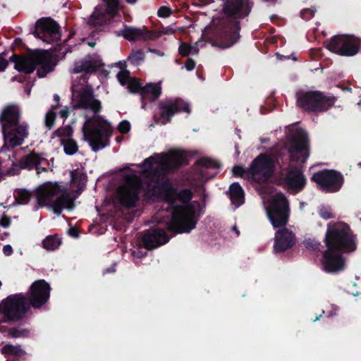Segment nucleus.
<instances>
[{
    "mask_svg": "<svg viewBox=\"0 0 361 361\" xmlns=\"http://www.w3.org/2000/svg\"><path fill=\"white\" fill-rule=\"evenodd\" d=\"M144 57L145 54L142 51H134L129 55L128 60L130 61V63L137 65L142 61H143Z\"/></svg>",
    "mask_w": 361,
    "mask_h": 361,
    "instance_id": "obj_42",
    "label": "nucleus"
},
{
    "mask_svg": "<svg viewBox=\"0 0 361 361\" xmlns=\"http://www.w3.org/2000/svg\"><path fill=\"white\" fill-rule=\"evenodd\" d=\"M37 66H39L37 73L40 77L53 70L54 64L47 51H37L26 57H16L15 60V68L19 72L30 73Z\"/></svg>",
    "mask_w": 361,
    "mask_h": 361,
    "instance_id": "obj_6",
    "label": "nucleus"
},
{
    "mask_svg": "<svg viewBox=\"0 0 361 361\" xmlns=\"http://www.w3.org/2000/svg\"><path fill=\"white\" fill-rule=\"evenodd\" d=\"M0 331L6 332L7 337L12 338H25L27 337L30 334L29 331L21 326L12 327L8 329L4 326H1Z\"/></svg>",
    "mask_w": 361,
    "mask_h": 361,
    "instance_id": "obj_31",
    "label": "nucleus"
},
{
    "mask_svg": "<svg viewBox=\"0 0 361 361\" xmlns=\"http://www.w3.org/2000/svg\"><path fill=\"white\" fill-rule=\"evenodd\" d=\"M230 200L235 206L240 207L245 202V192L238 182H234L229 186Z\"/></svg>",
    "mask_w": 361,
    "mask_h": 361,
    "instance_id": "obj_27",
    "label": "nucleus"
},
{
    "mask_svg": "<svg viewBox=\"0 0 361 361\" xmlns=\"http://www.w3.org/2000/svg\"><path fill=\"white\" fill-rule=\"evenodd\" d=\"M176 30H173L169 27H163L159 30L152 32V38H150V40H154L161 37L162 35H173L176 33Z\"/></svg>",
    "mask_w": 361,
    "mask_h": 361,
    "instance_id": "obj_40",
    "label": "nucleus"
},
{
    "mask_svg": "<svg viewBox=\"0 0 361 361\" xmlns=\"http://www.w3.org/2000/svg\"><path fill=\"white\" fill-rule=\"evenodd\" d=\"M81 80L82 82L75 81L73 84L72 104L75 109H84L86 118L82 127L84 140L94 151H97L106 145L107 137L111 134V126L99 114L101 102L94 97L92 88L87 85L85 78Z\"/></svg>",
    "mask_w": 361,
    "mask_h": 361,
    "instance_id": "obj_1",
    "label": "nucleus"
},
{
    "mask_svg": "<svg viewBox=\"0 0 361 361\" xmlns=\"http://www.w3.org/2000/svg\"><path fill=\"white\" fill-rule=\"evenodd\" d=\"M289 159L304 164L310 156V142L307 133L297 130L288 138Z\"/></svg>",
    "mask_w": 361,
    "mask_h": 361,
    "instance_id": "obj_10",
    "label": "nucleus"
},
{
    "mask_svg": "<svg viewBox=\"0 0 361 361\" xmlns=\"http://www.w3.org/2000/svg\"><path fill=\"white\" fill-rule=\"evenodd\" d=\"M69 233H70L71 235H73V236H75V237H77V236H78V234H77L76 231H74L73 229H71V230L69 231Z\"/></svg>",
    "mask_w": 361,
    "mask_h": 361,
    "instance_id": "obj_62",
    "label": "nucleus"
},
{
    "mask_svg": "<svg viewBox=\"0 0 361 361\" xmlns=\"http://www.w3.org/2000/svg\"><path fill=\"white\" fill-rule=\"evenodd\" d=\"M196 193L200 197L202 204L205 206L207 200L208 198V194L206 191L204 185H203V188H200L199 192Z\"/></svg>",
    "mask_w": 361,
    "mask_h": 361,
    "instance_id": "obj_51",
    "label": "nucleus"
},
{
    "mask_svg": "<svg viewBox=\"0 0 361 361\" xmlns=\"http://www.w3.org/2000/svg\"><path fill=\"white\" fill-rule=\"evenodd\" d=\"M283 182L287 188L293 194L302 191L307 185V179L305 175L296 166L287 167Z\"/></svg>",
    "mask_w": 361,
    "mask_h": 361,
    "instance_id": "obj_18",
    "label": "nucleus"
},
{
    "mask_svg": "<svg viewBox=\"0 0 361 361\" xmlns=\"http://www.w3.org/2000/svg\"><path fill=\"white\" fill-rule=\"evenodd\" d=\"M34 35L48 43L57 41L60 38L57 23L49 18H41L37 22Z\"/></svg>",
    "mask_w": 361,
    "mask_h": 361,
    "instance_id": "obj_16",
    "label": "nucleus"
},
{
    "mask_svg": "<svg viewBox=\"0 0 361 361\" xmlns=\"http://www.w3.org/2000/svg\"><path fill=\"white\" fill-rule=\"evenodd\" d=\"M295 244L294 233L284 226L279 229L274 237V251L276 253L284 252Z\"/></svg>",
    "mask_w": 361,
    "mask_h": 361,
    "instance_id": "obj_19",
    "label": "nucleus"
},
{
    "mask_svg": "<svg viewBox=\"0 0 361 361\" xmlns=\"http://www.w3.org/2000/svg\"><path fill=\"white\" fill-rule=\"evenodd\" d=\"M171 13V10L167 6H161L158 11V15L162 18H166Z\"/></svg>",
    "mask_w": 361,
    "mask_h": 361,
    "instance_id": "obj_53",
    "label": "nucleus"
},
{
    "mask_svg": "<svg viewBox=\"0 0 361 361\" xmlns=\"http://www.w3.org/2000/svg\"><path fill=\"white\" fill-rule=\"evenodd\" d=\"M60 116L65 120L68 116V109L65 108L60 111Z\"/></svg>",
    "mask_w": 361,
    "mask_h": 361,
    "instance_id": "obj_60",
    "label": "nucleus"
},
{
    "mask_svg": "<svg viewBox=\"0 0 361 361\" xmlns=\"http://www.w3.org/2000/svg\"><path fill=\"white\" fill-rule=\"evenodd\" d=\"M3 252L6 256H9L13 252V248L10 245H4L3 247Z\"/></svg>",
    "mask_w": 361,
    "mask_h": 361,
    "instance_id": "obj_57",
    "label": "nucleus"
},
{
    "mask_svg": "<svg viewBox=\"0 0 361 361\" xmlns=\"http://www.w3.org/2000/svg\"><path fill=\"white\" fill-rule=\"evenodd\" d=\"M46 171V169L44 167H42V168L39 167V173H41V171Z\"/></svg>",
    "mask_w": 361,
    "mask_h": 361,
    "instance_id": "obj_64",
    "label": "nucleus"
},
{
    "mask_svg": "<svg viewBox=\"0 0 361 361\" xmlns=\"http://www.w3.org/2000/svg\"><path fill=\"white\" fill-rule=\"evenodd\" d=\"M75 195L57 182H46L35 189V197L39 206L50 205L56 213L63 209H72Z\"/></svg>",
    "mask_w": 361,
    "mask_h": 361,
    "instance_id": "obj_3",
    "label": "nucleus"
},
{
    "mask_svg": "<svg viewBox=\"0 0 361 361\" xmlns=\"http://www.w3.org/2000/svg\"><path fill=\"white\" fill-rule=\"evenodd\" d=\"M336 98L326 96L322 92L307 91L297 94V105L308 113H319L334 106Z\"/></svg>",
    "mask_w": 361,
    "mask_h": 361,
    "instance_id": "obj_5",
    "label": "nucleus"
},
{
    "mask_svg": "<svg viewBox=\"0 0 361 361\" xmlns=\"http://www.w3.org/2000/svg\"><path fill=\"white\" fill-rule=\"evenodd\" d=\"M30 197V192L25 189H18L16 193V200L18 204L27 203Z\"/></svg>",
    "mask_w": 361,
    "mask_h": 361,
    "instance_id": "obj_38",
    "label": "nucleus"
},
{
    "mask_svg": "<svg viewBox=\"0 0 361 361\" xmlns=\"http://www.w3.org/2000/svg\"><path fill=\"white\" fill-rule=\"evenodd\" d=\"M117 78L121 85H126L130 80V73L128 71L123 70L117 74Z\"/></svg>",
    "mask_w": 361,
    "mask_h": 361,
    "instance_id": "obj_44",
    "label": "nucleus"
},
{
    "mask_svg": "<svg viewBox=\"0 0 361 361\" xmlns=\"http://www.w3.org/2000/svg\"><path fill=\"white\" fill-rule=\"evenodd\" d=\"M180 154L178 149L171 150L166 155H156L145 160L142 172L147 176L158 174L178 165Z\"/></svg>",
    "mask_w": 361,
    "mask_h": 361,
    "instance_id": "obj_8",
    "label": "nucleus"
},
{
    "mask_svg": "<svg viewBox=\"0 0 361 361\" xmlns=\"http://www.w3.org/2000/svg\"><path fill=\"white\" fill-rule=\"evenodd\" d=\"M121 35L129 41L143 39L150 40L152 32L144 28H136L133 27H125L121 31Z\"/></svg>",
    "mask_w": 361,
    "mask_h": 361,
    "instance_id": "obj_25",
    "label": "nucleus"
},
{
    "mask_svg": "<svg viewBox=\"0 0 361 361\" xmlns=\"http://www.w3.org/2000/svg\"><path fill=\"white\" fill-rule=\"evenodd\" d=\"M107 6L108 11L112 15L114 13L115 10L118 7V0H104Z\"/></svg>",
    "mask_w": 361,
    "mask_h": 361,
    "instance_id": "obj_49",
    "label": "nucleus"
},
{
    "mask_svg": "<svg viewBox=\"0 0 361 361\" xmlns=\"http://www.w3.org/2000/svg\"><path fill=\"white\" fill-rule=\"evenodd\" d=\"M4 145L3 148L21 145L28 135L27 126L25 123L10 126L6 124L2 128Z\"/></svg>",
    "mask_w": 361,
    "mask_h": 361,
    "instance_id": "obj_14",
    "label": "nucleus"
},
{
    "mask_svg": "<svg viewBox=\"0 0 361 361\" xmlns=\"http://www.w3.org/2000/svg\"><path fill=\"white\" fill-rule=\"evenodd\" d=\"M150 51L160 56H163L164 55L163 52L158 50H150Z\"/></svg>",
    "mask_w": 361,
    "mask_h": 361,
    "instance_id": "obj_61",
    "label": "nucleus"
},
{
    "mask_svg": "<svg viewBox=\"0 0 361 361\" xmlns=\"http://www.w3.org/2000/svg\"><path fill=\"white\" fill-rule=\"evenodd\" d=\"M142 92L144 97L148 98L152 101H154L160 96L161 93V82L147 84L142 88Z\"/></svg>",
    "mask_w": 361,
    "mask_h": 361,
    "instance_id": "obj_29",
    "label": "nucleus"
},
{
    "mask_svg": "<svg viewBox=\"0 0 361 361\" xmlns=\"http://www.w3.org/2000/svg\"><path fill=\"white\" fill-rule=\"evenodd\" d=\"M128 4H135L137 0H126Z\"/></svg>",
    "mask_w": 361,
    "mask_h": 361,
    "instance_id": "obj_63",
    "label": "nucleus"
},
{
    "mask_svg": "<svg viewBox=\"0 0 361 361\" xmlns=\"http://www.w3.org/2000/svg\"><path fill=\"white\" fill-rule=\"evenodd\" d=\"M20 112L18 109L15 106H8L5 107L0 116V122L2 128L5 127L6 124L10 126H13L19 123Z\"/></svg>",
    "mask_w": 361,
    "mask_h": 361,
    "instance_id": "obj_26",
    "label": "nucleus"
},
{
    "mask_svg": "<svg viewBox=\"0 0 361 361\" xmlns=\"http://www.w3.org/2000/svg\"><path fill=\"white\" fill-rule=\"evenodd\" d=\"M61 244V240L57 236L49 235L42 241L43 247L47 250H55Z\"/></svg>",
    "mask_w": 361,
    "mask_h": 361,
    "instance_id": "obj_36",
    "label": "nucleus"
},
{
    "mask_svg": "<svg viewBox=\"0 0 361 361\" xmlns=\"http://www.w3.org/2000/svg\"><path fill=\"white\" fill-rule=\"evenodd\" d=\"M205 176V171L195 163L188 170L182 171V186H189L198 192L206 182Z\"/></svg>",
    "mask_w": 361,
    "mask_h": 361,
    "instance_id": "obj_17",
    "label": "nucleus"
},
{
    "mask_svg": "<svg viewBox=\"0 0 361 361\" xmlns=\"http://www.w3.org/2000/svg\"><path fill=\"white\" fill-rule=\"evenodd\" d=\"M8 65L7 61L0 57V71H4Z\"/></svg>",
    "mask_w": 361,
    "mask_h": 361,
    "instance_id": "obj_59",
    "label": "nucleus"
},
{
    "mask_svg": "<svg viewBox=\"0 0 361 361\" xmlns=\"http://www.w3.org/2000/svg\"><path fill=\"white\" fill-rule=\"evenodd\" d=\"M102 66L101 59L97 56H88L75 63L73 72L79 73L82 72H92Z\"/></svg>",
    "mask_w": 361,
    "mask_h": 361,
    "instance_id": "obj_24",
    "label": "nucleus"
},
{
    "mask_svg": "<svg viewBox=\"0 0 361 361\" xmlns=\"http://www.w3.org/2000/svg\"><path fill=\"white\" fill-rule=\"evenodd\" d=\"M118 131L122 134L128 133L130 130V124L128 121H121L118 126Z\"/></svg>",
    "mask_w": 361,
    "mask_h": 361,
    "instance_id": "obj_48",
    "label": "nucleus"
},
{
    "mask_svg": "<svg viewBox=\"0 0 361 361\" xmlns=\"http://www.w3.org/2000/svg\"><path fill=\"white\" fill-rule=\"evenodd\" d=\"M1 353L6 357L20 356L25 354L24 350L20 345H13L11 344L5 345L1 350Z\"/></svg>",
    "mask_w": 361,
    "mask_h": 361,
    "instance_id": "obj_34",
    "label": "nucleus"
},
{
    "mask_svg": "<svg viewBox=\"0 0 361 361\" xmlns=\"http://www.w3.org/2000/svg\"><path fill=\"white\" fill-rule=\"evenodd\" d=\"M126 85H128V88L131 92H135L140 87L139 82L135 79L130 78Z\"/></svg>",
    "mask_w": 361,
    "mask_h": 361,
    "instance_id": "obj_52",
    "label": "nucleus"
},
{
    "mask_svg": "<svg viewBox=\"0 0 361 361\" xmlns=\"http://www.w3.org/2000/svg\"><path fill=\"white\" fill-rule=\"evenodd\" d=\"M267 216L274 228L283 227L287 224L289 204L284 195H279L273 199L267 209Z\"/></svg>",
    "mask_w": 361,
    "mask_h": 361,
    "instance_id": "obj_12",
    "label": "nucleus"
},
{
    "mask_svg": "<svg viewBox=\"0 0 361 361\" xmlns=\"http://www.w3.org/2000/svg\"><path fill=\"white\" fill-rule=\"evenodd\" d=\"M11 223V221H10V219L6 217V216H3L1 220V225L4 227V228H6L9 226Z\"/></svg>",
    "mask_w": 361,
    "mask_h": 361,
    "instance_id": "obj_58",
    "label": "nucleus"
},
{
    "mask_svg": "<svg viewBox=\"0 0 361 361\" xmlns=\"http://www.w3.org/2000/svg\"><path fill=\"white\" fill-rule=\"evenodd\" d=\"M199 51V48L196 44L191 46L186 42H182V57L188 56L189 54H196Z\"/></svg>",
    "mask_w": 361,
    "mask_h": 361,
    "instance_id": "obj_39",
    "label": "nucleus"
},
{
    "mask_svg": "<svg viewBox=\"0 0 361 361\" xmlns=\"http://www.w3.org/2000/svg\"><path fill=\"white\" fill-rule=\"evenodd\" d=\"M50 286L44 280L34 281L29 290L28 303L34 308H39L44 305L50 296Z\"/></svg>",
    "mask_w": 361,
    "mask_h": 361,
    "instance_id": "obj_15",
    "label": "nucleus"
},
{
    "mask_svg": "<svg viewBox=\"0 0 361 361\" xmlns=\"http://www.w3.org/2000/svg\"><path fill=\"white\" fill-rule=\"evenodd\" d=\"M179 108V103L176 100H169L161 105L160 114L163 123L169 121L171 117L176 112Z\"/></svg>",
    "mask_w": 361,
    "mask_h": 361,
    "instance_id": "obj_28",
    "label": "nucleus"
},
{
    "mask_svg": "<svg viewBox=\"0 0 361 361\" xmlns=\"http://www.w3.org/2000/svg\"><path fill=\"white\" fill-rule=\"evenodd\" d=\"M304 244L306 248L312 250H319L320 247H322V245L319 242L312 239L306 240Z\"/></svg>",
    "mask_w": 361,
    "mask_h": 361,
    "instance_id": "obj_45",
    "label": "nucleus"
},
{
    "mask_svg": "<svg viewBox=\"0 0 361 361\" xmlns=\"http://www.w3.org/2000/svg\"><path fill=\"white\" fill-rule=\"evenodd\" d=\"M202 214V209L197 207H182V233H189L195 228Z\"/></svg>",
    "mask_w": 361,
    "mask_h": 361,
    "instance_id": "obj_21",
    "label": "nucleus"
},
{
    "mask_svg": "<svg viewBox=\"0 0 361 361\" xmlns=\"http://www.w3.org/2000/svg\"><path fill=\"white\" fill-rule=\"evenodd\" d=\"M61 142L63 146L64 152L68 155L74 154L78 150L76 142L72 138L61 139Z\"/></svg>",
    "mask_w": 361,
    "mask_h": 361,
    "instance_id": "obj_35",
    "label": "nucleus"
},
{
    "mask_svg": "<svg viewBox=\"0 0 361 361\" xmlns=\"http://www.w3.org/2000/svg\"><path fill=\"white\" fill-rule=\"evenodd\" d=\"M47 163V160L42 157H40L39 155L36 154H30L25 157L20 161V166L14 165V167L11 170L7 171L6 173L11 175H15L18 173L20 169L23 168H33L36 167L37 173H39V166L44 165Z\"/></svg>",
    "mask_w": 361,
    "mask_h": 361,
    "instance_id": "obj_23",
    "label": "nucleus"
},
{
    "mask_svg": "<svg viewBox=\"0 0 361 361\" xmlns=\"http://www.w3.org/2000/svg\"><path fill=\"white\" fill-rule=\"evenodd\" d=\"M86 176L80 171L71 172V187H76L78 191L82 190L86 184Z\"/></svg>",
    "mask_w": 361,
    "mask_h": 361,
    "instance_id": "obj_32",
    "label": "nucleus"
},
{
    "mask_svg": "<svg viewBox=\"0 0 361 361\" xmlns=\"http://www.w3.org/2000/svg\"><path fill=\"white\" fill-rule=\"evenodd\" d=\"M199 154V152L195 150H188L182 149V167L188 165L190 162L195 159Z\"/></svg>",
    "mask_w": 361,
    "mask_h": 361,
    "instance_id": "obj_37",
    "label": "nucleus"
},
{
    "mask_svg": "<svg viewBox=\"0 0 361 361\" xmlns=\"http://www.w3.org/2000/svg\"><path fill=\"white\" fill-rule=\"evenodd\" d=\"M195 163L201 169H216L221 167L218 161L207 157L197 159Z\"/></svg>",
    "mask_w": 361,
    "mask_h": 361,
    "instance_id": "obj_33",
    "label": "nucleus"
},
{
    "mask_svg": "<svg viewBox=\"0 0 361 361\" xmlns=\"http://www.w3.org/2000/svg\"><path fill=\"white\" fill-rule=\"evenodd\" d=\"M192 188H182V207L190 206L191 207H197L201 210V204L197 200H192L194 192Z\"/></svg>",
    "mask_w": 361,
    "mask_h": 361,
    "instance_id": "obj_30",
    "label": "nucleus"
},
{
    "mask_svg": "<svg viewBox=\"0 0 361 361\" xmlns=\"http://www.w3.org/2000/svg\"><path fill=\"white\" fill-rule=\"evenodd\" d=\"M102 13H103L102 11H100L99 8H96V9L94 10L91 16L92 22H95L96 20H97L99 16L102 15Z\"/></svg>",
    "mask_w": 361,
    "mask_h": 361,
    "instance_id": "obj_56",
    "label": "nucleus"
},
{
    "mask_svg": "<svg viewBox=\"0 0 361 361\" xmlns=\"http://www.w3.org/2000/svg\"><path fill=\"white\" fill-rule=\"evenodd\" d=\"M73 133V130L69 126L59 128L54 132V135L61 137V139L70 138Z\"/></svg>",
    "mask_w": 361,
    "mask_h": 361,
    "instance_id": "obj_41",
    "label": "nucleus"
},
{
    "mask_svg": "<svg viewBox=\"0 0 361 361\" xmlns=\"http://www.w3.org/2000/svg\"><path fill=\"white\" fill-rule=\"evenodd\" d=\"M142 242L147 249L151 250L165 244L168 242V238L163 230L152 229L144 234Z\"/></svg>",
    "mask_w": 361,
    "mask_h": 361,
    "instance_id": "obj_22",
    "label": "nucleus"
},
{
    "mask_svg": "<svg viewBox=\"0 0 361 361\" xmlns=\"http://www.w3.org/2000/svg\"><path fill=\"white\" fill-rule=\"evenodd\" d=\"M310 180L317 183L319 188L326 192L339 191L344 183L343 175L333 169H323L314 173Z\"/></svg>",
    "mask_w": 361,
    "mask_h": 361,
    "instance_id": "obj_11",
    "label": "nucleus"
},
{
    "mask_svg": "<svg viewBox=\"0 0 361 361\" xmlns=\"http://www.w3.org/2000/svg\"><path fill=\"white\" fill-rule=\"evenodd\" d=\"M167 211L170 215V220L166 225L169 231L178 233L180 231V199L178 195L175 200L168 199Z\"/></svg>",
    "mask_w": 361,
    "mask_h": 361,
    "instance_id": "obj_20",
    "label": "nucleus"
},
{
    "mask_svg": "<svg viewBox=\"0 0 361 361\" xmlns=\"http://www.w3.org/2000/svg\"><path fill=\"white\" fill-rule=\"evenodd\" d=\"M361 39L351 35H337L326 42V48L342 56H354L360 49Z\"/></svg>",
    "mask_w": 361,
    "mask_h": 361,
    "instance_id": "obj_9",
    "label": "nucleus"
},
{
    "mask_svg": "<svg viewBox=\"0 0 361 361\" xmlns=\"http://www.w3.org/2000/svg\"><path fill=\"white\" fill-rule=\"evenodd\" d=\"M140 185V180L133 172H126L124 182L118 190V197L123 204L130 206L134 204L137 200Z\"/></svg>",
    "mask_w": 361,
    "mask_h": 361,
    "instance_id": "obj_13",
    "label": "nucleus"
},
{
    "mask_svg": "<svg viewBox=\"0 0 361 361\" xmlns=\"http://www.w3.org/2000/svg\"><path fill=\"white\" fill-rule=\"evenodd\" d=\"M327 249L323 252L322 264L327 273H337L345 269L343 253L353 252L357 249V235L350 226L341 221L327 224L324 238Z\"/></svg>",
    "mask_w": 361,
    "mask_h": 361,
    "instance_id": "obj_2",
    "label": "nucleus"
},
{
    "mask_svg": "<svg viewBox=\"0 0 361 361\" xmlns=\"http://www.w3.org/2000/svg\"><path fill=\"white\" fill-rule=\"evenodd\" d=\"M281 155V154H259L252 160L247 169L248 174L255 183H266L273 176L276 166H280Z\"/></svg>",
    "mask_w": 361,
    "mask_h": 361,
    "instance_id": "obj_4",
    "label": "nucleus"
},
{
    "mask_svg": "<svg viewBox=\"0 0 361 361\" xmlns=\"http://www.w3.org/2000/svg\"><path fill=\"white\" fill-rule=\"evenodd\" d=\"M28 299L22 294L12 295L0 303V312L6 322L22 319L30 308Z\"/></svg>",
    "mask_w": 361,
    "mask_h": 361,
    "instance_id": "obj_7",
    "label": "nucleus"
},
{
    "mask_svg": "<svg viewBox=\"0 0 361 361\" xmlns=\"http://www.w3.org/2000/svg\"><path fill=\"white\" fill-rule=\"evenodd\" d=\"M56 114L51 111H49L47 113L46 117H45V124L46 126L49 128H51L54 126V123L55 121Z\"/></svg>",
    "mask_w": 361,
    "mask_h": 361,
    "instance_id": "obj_47",
    "label": "nucleus"
},
{
    "mask_svg": "<svg viewBox=\"0 0 361 361\" xmlns=\"http://www.w3.org/2000/svg\"><path fill=\"white\" fill-rule=\"evenodd\" d=\"M191 105L189 102H185L182 99V112L190 114L191 113Z\"/></svg>",
    "mask_w": 361,
    "mask_h": 361,
    "instance_id": "obj_55",
    "label": "nucleus"
},
{
    "mask_svg": "<svg viewBox=\"0 0 361 361\" xmlns=\"http://www.w3.org/2000/svg\"><path fill=\"white\" fill-rule=\"evenodd\" d=\"M316 12L317 9L313 6L308 8H304L300 11V17L305 20H310L314 17Z\"/></svg>",
    "mask_w": 361,
    "mask_h": 361,
    "instance_id": "obj_43",
    "label": "nucleus"
},
{
    "mask_svg": "<svg viewBox=\"0 0 361 361\" xmlns=\"http://www.w3.org/2000/svg\"><path fill=\"white\" fill-rule=\"evenodd\" d=\"M233 173L235 176L242 177L244 176L245 173H247V170L246 171L243 166H235L233 168Z\"/></svg>",
    "mask_w": 361,
    "mask_h": 361,
    "instance_id": "obj_50",
    "label": "nucleus"
},
{
    "mask_svg": "<svg viewBox=\"0 0 361 361\" xmlns=\"http://www.w3.org/2000/svg\"><path fill=\"white\" fill-rule=\"evenodd\" d=\"M184 66L188 71H192L195 67V61L192 59L188 58L185 61Z\"/></svg>",
    "mask_w": 361,
    "mask_h": 361,
    "instance_id": "obj_54",
    "label": "nucleus"
},
{
    "mask_svg": "<svg viewBox=\"0 0 361 361\" xmlns=\"http://www.w3.org/2000/svg\"><path fill=\"white\" fill-rule=\"evenodd\" d=\"M319 214L322 219L326 220L335 218V216L331 213L330 209L325 207L319 209Z\"/></svg>",
    "mask_w": 361,
    "mask_h": 361,
    "instance_id": "obj_46",
    "label": "nucleus"
}]
</instances>
